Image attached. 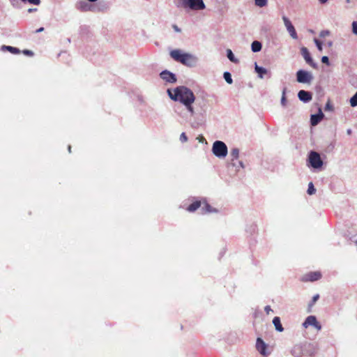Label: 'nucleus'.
I'll list each match as a JSON object with an SVG mask.
<instances>
[{"instance_id":"35","label":"nucleus","mask_w":357,"mask_h":357,"mask_svg":"<svg viewBox=\"0 0 357 357\" xmlns=\"http://www.w3.org/2000/svg\"><path fill=\"white\" fill-rule=\"evenodd\" d=\"M321 61L324 63H326V64H328V56H324L322 58H321Z\"/></svg>"},{"instance_id":"17","label":"nucleus","mask_w":357,"mask_h":357,"mask_svg":"<svg viewBox=\"0 0 357 357\" xmlns=\"http://www.w3.org/2000/svg\"><path fill=\"white\" fill-rule=\"evenodd\" d=\"M273 324L275 326V329L279 332H282L284 328L280 321L279 317H275L273 319Z\"/></svg>"},{"instance_id":"21","label":"nucleus","mask_w":357,"mask_h":357,"mask_svg":"<svg viewBox=\"0 0 357 357\" xmlns=\"http://www.w3.org/2000/svg\"><path fill=\"white\" fill-rule=\"evenodd\" d=\"M227 57L228 59L231 61V62H234V63H238V60L236 59L234 56V54L232 53L231 50L228 49L227 50Z\"/></svg>"},{"instance_id":"14","label":"nucleus","mask_w":357,"mask_h":357,"mask_svg":"<svg viewBox=\"0 0 357 357\" xmlns=\"http://www.w3.org/2000/svg\"><path fill=\"white\" fill-rule=\"evenodd\" d=\"M324 114L321 110H319V113L317 114H312L310 118V123L312 126L317 125L321 120L323 119Z\"/></svg>"},{"instance_id":"27","label":"nucleus","mask_w":357,"mask_h":357,"mask_svg":"<svg viewBox=\"0 0 357 357\" xmlns=\"http://www.w3.org/2000/svg\"><path fill=\"white\" fill-rule=\"evenodd\" d=\"M350 105L351 107L357 106V92L351 98Z\"/></svg>"},{"instance_id":"13","label":"nucleus","mask_w":357,"mask_h":357,"mask_svg":"<svg viewBox=\"0 0 357 357\" xmlns=\"http://www.w3.org/2000/svg\"><path fill=\"white\" fill-rule=\"evenodd\" d=\"M298 98L305 102H309L312 100V94L306 91L301 90L298 93Z\"/></svg>"},{"instance_id":"33","label":"nucleus","mask_w":357,"mask_h":357,"mask_svg":"<svg viewBox=\"0 0 357 357\" xmlns=\"http://www.w3.org/2000/svg\"><path fill=\"white\" fill-rule=\"evenodd\" d=\"M23 53L27 56H33V53L32 51L31 50H24L23 51Z\"/></svg>"},{"instance_id":"20","label":"nucleus","mask_w":357,"mask_h":357,"mask_svg":"<svg viewBox=\"0 0 357 357\" xmlns=\"http://www.w3.org/2000/svg\"><path fill=\"white\" fill-rule=\"evenodd\" d=\"M230 155L231 160H237L239 157V149L238 148H234L231 150Z\"/></svg>"},{"instance_id":"37","label":"nucleus","mask_w":357,"mask_h":357,"mask_svg":"<svg viewBox=\"0 0 357 357\" xmlns=\"http://www.w3.org/2000/svg\"><path fill=\"white\" fill-rule=\"evenodd\" d=\"M264 310H265V312H266V314H269V312L271 311H272V310L269 305L266 306Z\"/></svg>"},{"instance_id":"3","label":"nucleus","mask_w":357,"mask_h":357,"mask_svg":"<svg viewBox=\"0 0 357 357\" xmlns=\"http://www.w3.org/2000/svg\"><path fill=\"white\" fill-rule=\"evenodd\" d=\"M212 152L218 158H225L228 153L227 146L222 141H215L213 144Z\"/></svg>"},{"instance_id":"26","label":"nucleus","mask_w":357,"mask_h":357,"mask_svg":"<svg viewBox=\"0 0 357 357\" xmlns=\"http://www.w3.org/2000/svg\"><path fill=\"white\" fill-rule=\"evenodd\" d=\"M316 192V189L312 182L308 184L307 193L310 195H314Z\"/></svg>"},{"instance_id":"12","label":"nucleus","mask_w":357,"mask_h":357,"mask_svg":"<svg viewBox=\"0 0 357 357\" xmlns=\"http://www.w3.org/2000/svg\"><path fill=\"white\" fill-rule=\"evenodd\" d=\"M256 348L261 354L264 356L266 355V344L260 337L257 339Z\"/></svg>"},{"instance_id":"34","label":"nucleus","mask_w":357,"mask_h":357,"mask_svg":"<svg viewBox=\"0 0 357 357\" xmlns=\"http://www.w3.org/2000/svg\"><path fill=\"white\" fill-rule=\"evenodd\" d=\"M30 3L34 5H38L40 3V0H28Z\"/></svg>"},{"instance_id":"1","label":"nucleus","mask_w":357,"mask_h":357,"mask_svg":"<svg viewBox=\"0 0 357 357\" xmlns=\"http://www.w3.org/2000/svg\"><path fill=\"white\" fill-rule=\"evenodd\" d=\"M167 93L171 99L183 103L191 114L194 113L192 104L195 102V96L190 89L180 86L173 91L168 89Z\"/></svg>"},{"instance_id":"16","label":"nucleus","mask_w":357,"mask_h":357,"mask_svg":"<svg viewBox=\"0 0 357 357\" xmlns=\"http://www.w3.org/2000/svg\"><path fill=\"white\" fill-rule=\"evenodd\" d=\"M202 204L201 201H195L188 206L187 211L189 212H194L201 207Z\"/></svg>"},{"instance_id":"31","label":"nucleus","mask_w":357,"mask_h":357,"mask_svg":"<svg viewBox=\"0 0 357 357\" xmlns=\"http://www.w3.org/2000/svg\"><path fill=\"white\" fill-rule=\"evenodd\" d=\"M352 29H353V32L356 35H357V21L353 22V24H352Z\"/></svg>"},{"instance_id":"43","label":"nucleus","mask_w":357,"mask_h":357,"mask_svg":"<svg viewBox=\"0 0 357 357\" xmlns=\"http://www.w3.org/2000/svg\"><path fill=\"white\" fill-rule=\"evenodd\" d=\"M320 1V3H326L328 0H319Z\"/></svg>"},{"instance_id":"44","label":"nucleus","mask_w":357,"mask_h":357,"mask_svg":"<svg viewBox=\"0 0 357 357\" xmlns=\"http://www.w3.org/2000/svg\"><path fill=\"white\" fill-rule=\"evenodd\" d=\"M328 44L329 46H331L333 43L332 42H328Z\"/></svg>"},{"instance_id":"8","label":"nucleus","mask_w":357,"mask_h":357,"mask_svg":"<svg viewBox=\"0 0 357 357\" xmlns=\"http://www.w3.org/2000/svg\"><path fill=\"white\" fill-rule=\"evenodd\" d=\"M304 328H307L309 326H314L317 330L319 331L321 328V324L317 321L315 316H309L306 318L305 321L303 324Z\"/></svg>"},{"instance_id":"18","label":"nucleus","mask_w":357,"mask_h":357,"mask_svg":"<svg viewBox=\"0 0 357 357\" xmlns=\"http://www.w3.org/2000/svg\"><path fill=\"white\" fill-rule=\"evenodd\" d=\"M252 50L254 52H259L261 50V43L259 41H254L251 45Z\"/></svg>"},{"instance_id":"32","label":"nucleus","mask_w":357,"mask_h":357,"mask_svg":"<svg viewBox=\"0 0 357 357\" xmlns=\"http://www.w3.org/2000/svg\"><path fill=\"white\" fill-rule=\"evenodd\" d=\"M329 31H322L321 33H320V37L321 38H325L326 36H328L329 35Z\"/></svg>"},{"instance_id":"30","label":"nucleus","mask_w":357,"mask_h":357,"mask_svg":"<svg viewBox=\"0 0 357 357\" xmlns=\"http://www.w3.org/2000/svg\"><path fill=\"white\" fill-rule=\"evenodd\" d=\"M286 102H287V100H286V98H285V90L283 91V93H282V98H281V104L284 106L286 105Z\"/></svg>"},{"instance_id":"22","label":"nucleus","mask_w":357,"mask_h":357,"mask_svg":"<svg viewBox=\"0 0 357 357\" xmlns=\"http://www.w3.org/2000/svg\"><path fill=\"white\" fill-rule=\"evenodd\" d=\"M3 48L6 49L7 50H8L12 54H19L20 52L19 49H17L16 47H11V46L3 45Z\"/></svg>"},{"instance_id":"10","label":"nucleus","mask_w":357,"mask_h":357,"mask_svg":"<svg viewBox=\"0 0 357 357\" xmlns=\"http://www.w3.org/2000/svg\"><path fill=\"white\" fill-rule=\"evenodd\" d=\"M301 53L302 56H303L304 59L305 60L306 63H308L310 66L315 68L316 63L312 60L310 54L307 50V48L303 47L301 49Z\"/></svg>"},{"instance_id":"41","label":"nucleus","mask_w":357,"mask_h":357,"mask_svg":"<svg viewBox=\"0 0 357 357\" xmlns=\"http://www.w3.org/2000/svg\"><path fill=\"white\" fill-rule=\"evenodd\" d=\"M326 108H328V109H331V105L330 104V102H328L327 104H326Z\"/></svg>"},{"instance_id":"6","label":"nucleus","mask_w":357,"mask_h":357,"mask_svg":"<svg viewBox=\"0 0 357 357\" xmlns=\"http://www.w3.org/2000/svg\"><path fill=\"white\" fill-rule=\"evenodd\" d=\"M321 276L320 271H311L304 274L301 278V281L303 282H315L321 279Z\"/></svg>"},{"instance_id":"42","label":"nucleus","mask_w":357,"mask_h":357,"mask_svg":"<svg viewBox=\"0 0 357 357\" xmlns=\"http://www.w3.org/2000/svg\"><path fill=\"white\" fill-rule=\"evenodd\" d=\"M296 349H299V348H296V347H295V348L293 349V351H292V352H293V354H294V355H295V353H296Z\"/></svg>"},{"instance_id":"4","label":"nucleus","mask_w":357,"mask_h":357,"mask_svg":"<svg viewBox=\"0 0 357 357\" xmlns=\"http://www.w3.org/2000/svg\"><path fill=\"white\" fill-rule=\"evenodd\" d=\"M308 165L314 169H319L323 165V161L321 159L320 155L316 151H310L308 156Z\"/></svg>"},{"instance_id":"40","label":"nucleus","mask_w":357,"mask_h":357,"mask_svg":"<svg viewBox=\"0 0 357 357\" xmlns=\"http://www.w3.org/2000/svg\"><path fill=\"white\" fill-rule=\"evenodd\" d=\"M84 6H83L82 10H86L87 4L86 3H84Z\"/></svg>"},{"instance_id":"15","label":"nucleus","mask_w":357,"mask_h":357,"mask_svg":"<svg viewBox=\"0 0 357 357\" xmlns=\"http://www.w3.org/2000/svg\"><path fill=\"white\" fill-rule=\"evenodd\" d=\"M202 213H209L213 212H216L217 211L213 208L211 206H210L207 202H203V206L202 207Z\"/></svg>"},{"instance_id":"39","label":"nucleus","mask_w":357,"mask_h":357,"mask_svg":"<svg viewBox=\"0 0 357 357\" xmlns=\"http://www.w3.org/2000/svg\"><path fill=\"white\" fill-rule=\"evenodd\" d=\"M239 165H240V167H241V168H244V167H245V166H244V165H243V162H241V161H240V162H239Z\"/></svg>"},{"instance_id":"45","label":"nucleus","mask_w":357,"mask_h":357,"mask_svg":"<svg viewBox=\"0 0 357 357\" xmlns=\"http://www.w3.org/2000/svg\"><path fill=\"white\" fill-rule=\"evenodd\" d=\"M68 151H69V152H71V146H68Z\"/></svg>"},{"instance_id":"46","label":"nucleus","mask_w":357,"mask_h":357,"mask_svg":"<svg viewBox=\"0 0 357 357\" xmlns=\"http://www.w3.org/2000/svg\"><path fill=\"white\" fill-rule=\"evenodd\" d=\"M314 352H312V353H310L309 355L310 356H312L314 354Z\"/></svg>"},{"instance_id":"24","label":"nucleus","mask_w":357,"mask_h":357,"mask_svg":"<svg viewBox=\"0 0 357 357\" xmlns=\"http://www.w3.org/2000/svg\"><path fill=\"white\" fill-rule=\"evenodd\" d=\"M223 77H224L225 81L228 84H232L233 80H232V78H231V74L229 72L224 73Z\"/></svg>"},{"instance_id":"9","label":"nucleus","mask_w":357,"mask_h":357,"mask_svg":"<svg viewBox=\"0 0 357 357\" xmlns=\"http://www.w3.org/2000/svg\"><path fill=\"white\" fill-rule=\"evenodd\" d=\"M282 20H283L284 24L288 32L289 33L290 36H291V38L294 39H297L298 36H297L296 31L294 29V26L292 25L291 21L285 16L282 17Z\"/></svg>"},{"instance_id":"7","label":"nucleus","mask_w":357,"mask_h":357,"mask_svg":"<svg viewBox=\"0 0 357 357\" xmlns=\"http://www.w3.org/2000/svg\"><path fill=\"white\" fill-rule=\"evenodd\" d=\"M297 81L300 83H310L312 79V75L305 70H300L296 73Z\"/></svg>"},{"instance_id":"25","label":"nucleus","mask_w":357,"mask_h":357,"mask_svg":"<svg viewBox=\"0 0 357 357\" xmlns=\"http://www.w3.org/2000/svg\"><path fill=\"white\" fill-rule=\"evenodd\" d=\"M319 298V295L316 294L312 297V301L309 303L308 305V311L310 312L312 307L314 305V303L317 302V301Z\"/></svg>"},{"instance_id":"29","label":"nucleus","mask_w":357,"mask_h":357,"mask_svg":"<svg viewBox=\"0 0 357 357\" xmlns=\"http://www.w3.org/2000/svg\"><path fill=\"white\" fill-rule=\"evenodd\" d=\"M180 140L182 142H187L188 140V137L185 135V132H182L181 135H180Z\"/></svg>"},{"instance_id":"23","label":"nucleus","mask_w":357,"mask_h":357,"mask_svg":"<svg viewBox=\"0 0 357 357\" xmlns=\"http://www.w3.org/2000/svg\"><path fill=\"white\" fill-rule=\"evenodd\" d=\"M255 3L257 6L260 8L264 7L268 3V0H255Z\"/></svg>"},{"instance_id":"36","label":"nucleus","mask_w":357,"mask_h":357,"mask_svg":"<svg viewBox=\"0 0 357 357\" xmlns=\"http://www.w3.org/2000/svg\"><path fill=\"white\" fill-rule=\"evenodd\" d=\"M172 28H173V29H174V31H176V32H181V29H180V28H178V26L177 25H176V24H173V25H172Z\"/></svg>"},{"instance_id":"5","label":"nucleus","mask_w":357,"mask_h":357,"mask_svg":"<svg viewBox=\"0 0 357 357\" xmlns=\"http://www.w3.org/2000/svg\"><path fill=\"white\" fill-rule=\"evenodd\" d=\"M184 8H190L192 10H203L205 5L203 0H182Z\"/></svg>"},{"instance_id":"28","label":"nucleus","mask_w":357,"mask_h":357,"mask_svg":"<svg viewBox=\"0 0 357 357\" xmlns=\"http://www.w3.org/2000/svg\"><path fill=\"white\" fill-rule=\"evenodd\" d=\"M314 41L316 45H317L318 50L319 51H321L322 50V44L325 43L326 42L324 40V41H321V40H318L317 38H314Z\"/></svg>"},{"instance_id":"11","label":"nucleus","mask_w":357,"mask_h":357,"mask_svg":"<svg viewBox=\"0 0 357 357\" xmlns=\"http://www.w3.org/2000/svg\"><path fill=\"white\" fill-rule=\"evenodd\" d=\"M160 77L169 83H174L176 82L175 75L167 70L162 71L160 73Z\"/></svg>"},{"instance_id":"2","label":"nucleus","mask_w":357,"mask_h":357,"mask_svg":"<svg viewBox=\"0 0 357 357\" xmlns=\"http://www.w3.org/2000/svg\"><path fill=\"white\" fill-rule=\"evenodd\" d=\"M171 57L177 62H180L182 64L192 67L195 66L197 63V58L188 53H184L180 50H174L170 52Z\"/></svg>"},{"instance_id":"38","label":"nucleus","mask_w":357,"mask_h":357,"mask_svg":"<svg viewBox=\"0 0 357 357\" xmlns=\"http://www.w3.org/2000/svg\"><path fill=\"white\" fill-rule=\"evenodd\" d=\"M43 30H44V28H43V27H41V28H40V29H37V30H36V32H37V33H39V32L43 31Z\"/></svg>"},{"instance_id":"19","label":"nucleus","mask_w":357,"mask_h":357,"mask_svg":"<svg viewBox=\"0 0 357 357\" xmlns=\"http://www.w3.org/2000/svg\"><path fill=\"white\" fill-rule=\"evenodd\" d=\"M255 70L259 74V77L262 78L263 75L267 73L266 68L260 67L255 64Z\"/></svg>"}]
</instances>
